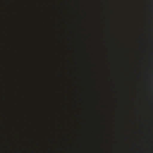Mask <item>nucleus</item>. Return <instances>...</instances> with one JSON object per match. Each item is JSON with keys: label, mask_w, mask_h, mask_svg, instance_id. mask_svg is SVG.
I'll use <instances>...</instances> for the list:
<instances>
[{"label": "nucleus", "mask_w": 153, "mask_h": 153, "mask_svg": "<svg viewBox=\"0 0 153 153\" xmlns=\"http://www.w3.org/2000/svg\"><path fill=\"white\" fill-rule=\"evenodd\" d=\"M11 9V7L9 4H8L6 8L7 24V31L6 36V39L7 42L10 41L13 39V37L9 30V27L10 23V15Z\"/></svg>", "instance_id": "1"}, {"label": "nucleus", "mask_w": 153, "mask_h": 153, "mask_svg": "<svg viewBox=\"0 0 153 153\" xmlns=\"http://www.w3.org/2000/svg\"><path fill=\"white\" fill-rule=\"evenodd\" d=\"M12 145V144L10 143V146H7V148L8 149H10V146Z\"/></svg>", "instance_id": "2"}, {"label": "nucleus", "mask_w": 153, "mask_h": 153, "mask_svg": "<svg viewBox=\"0 0 153 153\" xmlns=\"http://www.w3.org/2000/svg\"><path fill=\"white\" fill-rule=\"evenodd\" d=\"M7 1H10L9 0H7Z\"/></svg>", "instance_id": "3"}]
</instances>
